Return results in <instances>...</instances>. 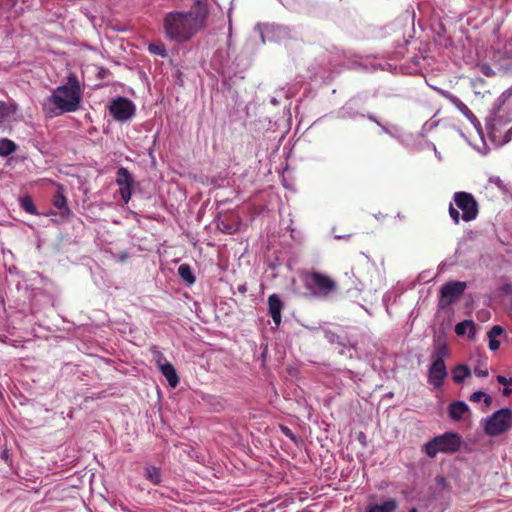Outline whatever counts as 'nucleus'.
Instances as JSON below:
<instances>
[{
  "label": "nucleus",
  "instance_id": "1",
  "mask_svg": "<svg viewBox=\"0 0 512 512\" xmlns=\"http://www.w3.org/2000/svg\"><path fill=\"white\" fill-rule=\"evenodd\" d=\"M207 18V4L199 0L188 11H170L163 18L165 36L175 43L188 42L205 28Z\"/></svg>",
  "mask_w": 512,
  "mask_h": 512
},
{
  "label": "nucleus",
  "instance_id": "2",
  "mask_svg": "<svg viewBox=\"0 0 512 512\" xmlns=\"http://www.w3.org/2000/svg\"><path fill=\"white\" fill-rule=\"evenodd\" d=\"M82 101V88L75 74L67 77V82L52 91L42 104L43 112L49 117L75 112Z\"/></svg>",
  "mask_w": 512,
  "mask_h": 512
},
{
  "label": "nucleus",
  "instance_id": "3",
  "mask_svg": "<svg viewBox=\"0 0 512 512\" xmlns=\"http://www.w3.org/2000/svg\"><path fill=\"white\" fill-rule=\"evenodd\" d=\"M453 201L456 207L450 203L448 212L455 225H458L460 220L471 222L478 217L479 204L471 193L455 192Z\"/></svg>",
  "mask_w": 512,
  "mask_h": 512
},
{
  "label": "nucleus",
  "instance_id": "4",
  "mask_svg": "<svg viewBox=\"0 0 512 512\" xmlns=\"http://www.w3.org/2000/svg\"><path fill=\"white\" fill-rule=\"evenodd\" d=\"M301 280L314 297L326 298L337 289V283L330 276L316 270L303 272Z\"/></svg>",
  "mask_w": 512,
  "mask_h": 512
},
{
  "label": "nucleus",
  "instance_id": "5",
  "mask_svg": "<svg viewBox=\"0 0 512 512\" xmlns=\"http://www.w3.org/2000/svg\"><path fill=\"white\" fill-rule=\"evenodd\" d=\"M461 444L462 438L458 433L445 432L428 441L423 446V451L430 458H434L438 453L452 454L459 451Z\"/></svg>",
  "mask_w": 512,
  "mask_h": 512
},
{
  "label": "nucleus",
  "instance_id": "6",
  "mask_svg": "<svg viewBox=\"0 0 512 512\" xmlns=\"http://www.w3.org/2000/svg\"><path fill=\"white\" fill-rule=\"evenodd\" d=\"M512 428V410L501 408L488 416L483 423V430L489 437H497Z\"/></svg>",
  "mask_w": 512,
  "mask_h": 512
},
{
  "label": "nucleus",
  "instance_id": "7",
  "mask_svg": "<svg viewBox=\"0 0 512 512\" xmlns=\"http://www.w3.org/2000/svg\"><path fill=\"white\" fill-rule=\"evenodd\" d=\"M111 116L119 122H125L135 114L134 103L125 97H117L109 106Z\"/></svg>",
  "mask_w": 512,
  "mask_h": 512
},
{
  "label": "nucleus",
  "instance_id": "8",
  "mask_svg": "<svg viewBox=\"0 0 512 512\" xmlns=\"http://www.w3.org/2000/svg\"><path fill=\"white\" fill-rule=\"evenodd\" d=\"M466 282H448L441 287L439 305L446 307L454 303L465 291Z\"/></svg>",
  "mask_w": 512,
  "mask_h": 512
},
{
  "label": "nucleus",
  "instance_id": "9",
  "mask_svg": "<svg viewBox=\"0 0 512 512\" xmlns=\"http://www.w3.org/2000/svg\"><path fill=\"white\" fill-rule=\"evenodd\" d=\"M447 377L444 359H435L428 369V381L435 388H441Z\"/></svg>",
  "mask_w": 512,
  "mask_h": 512
},
{
  "label": "nucleus",
  "instance_id": "10",
  "mask_svg": "<svg viewBox=\"0 0 512 512\" xmlns=\"http://www.w3.org/2000/svg\"><path fill=\"white\" fill-rule=\"evenodd\" d=\"M133 182L134 180L127 168L121 167L118 169L116 183L119 186L121 198L125 203H128L131 199Z\"/></svg>",
  "mask_w": 512,
  "mask_h": 512
},
{
  "label": "nucleus",
  "instance_id": "11",
  "mask_svg": "<svg viewBox=\"0 0 512 512\" xmlns=\"http://www.w3.org/2000/svg\"><path fill=\"white\" fill-rule=\"evenodd\" d=\"M156 363L161 373L165 376L169 385L173 388L179 384V377L174 366L168 362L161 352L156 353Z\"/></svg>",
  "mask_w": 512,
  "mask_h": 512
},
{
  "label": "nucleus",
  "instance_id": "12",
  "mask_svg": "<svg viewBox=\"0 0 512 512\" xmlns=\"http://www.w3.org/2000/svg\"><path fill=\"white\" fill-rule=\"evenodd\" d=\"M283 308L284 304L277 294H272L268 297L269 314L277 327L281 323V312Z\"/></svg>",
  "mask_w": 512,
  "mask_h": 512
},
{
  "label": "nucleus",
  "instance_id": "13",
  "mask_svg": "<svg viewBox=\"0 0 512 512\" xmlns=\"http://www.w3.org/2000/svg\"><path fill=\"white\" fill-rule=\"evenodd\" d=\"M469 413L470 408L464 401H454L448 406V415L453 421H460Z\"/></svg>",
  "mask_w": 512,
  "mask_h": 512
},
{
  "label": "nucleus",
  "instance_id": "14",
  "mask_svg": "<svg viewBox=\"0 0 512 512\" xmlns=\"http://www.w3.org/2000/svg\"><path fill=\"white\" fill-rule=\"evenodd\" d=\"M52 202L53 205L60 210L62 217H68L71 214V210L67 206V199L62 191V187H58L53 196Z\"/></svg>",
  "mask_w": 512,
  "mask_h": 512
},
{
  "label": "nucleus",
  "instance_id": "15",
  "mask_svg": "<svg viewBox=\"0 0 512 512\" xmlns=\"http://www.w3.org/2000/svg\"><path fill=\"white\" fill-rule=\"evenodd\" d=\"M398 507V502L394 498H390L382 504L370 505L366 512H394Z\"/></svg>",
  "mask_w": 512,
  "mask_h": 512
},
{
  "label": "nucleus",
  "instance_id": "16",
  "mask_svg": "<svg viewBox=\"0 0 512 512\" xmlns=\"http://www.w3.org/2000/svg\"><path fill=\"white\" fill-rule=\"evenodd\" d=\"M449 355V348L445 340L438 338L434 341V350L432 352V360L444 359Z\"/></svg>",
  "mask_w": 512,
  "mask_h": 512
},
{
  "label": "nucleus",
  "instance_id": "17",
  "mask_svg": "<svg viewBox=\"0 0 512 512\" xmlns=\"http://www.w3.org/2000/svg\"><path fill=\"white\" fill-rule=\"evenodd\" d=\"M471 375V370L467 365H457L452 371V378L455 383H462Z\"/></svg>",
  "mask_w": 512,
  "mask_h": 512
},
{
  "label": "nucleus",
  "instance_id": "18",
  "mask_svg": "<svg viewBox=\"0 0 512 512\" xmlns=\"http://www.w3.org/2000/svg\"><path fill=\"white\" fill-rule=\"evenodd\" d=\"M467 330H469L470 337H473L475 335V325L472 320H464L462 322H459L455 326V332L458 336L465 335Z\"/></svg>",
  "mask_w": 512,
  "mask_h": 512
},
{
  "label": "nucleus",
  "instance_id": "19",
  "mask_svg": "<svg viewBox=\"0 0 512 512\" xmlns=\"http://www.w3.org/2000/svg\"><path fill=\"white\" fill-rule=\"evenodd\" d=\"M145 478L152 484L158 485L161 483V470L156 466L145 467Z\"/></svg>",
  "mask_w": 512,
  "mask_h": 512
},
{
  "label": "nucleus",
  "instance_id": "20",
  "mask_svg": "<svg viewBox=\"0 0 512 512\" xmlns=\"http://www.w3.org/2000/svg\"><path fill=\"white\" fill-rule=\"evenodd\" d=\"M178 274L189 285L195 282V276L188 264H181L178 268Z\"/></svg>",
  "mask_w": 512,
  "mask_h": 512
},
{
  "label": "nucleus",
  "instance_id": "21",
  "mask_svg": "<svg viewBox=\"0 0 512 512\" xmlns=\"http://www.w3.org/2000/svg\"><path fill=\"white\" fill-rule=\"evenodd\" d=\"M16 144L7 138L0 139V156H8L16 151Z\"/></svg>",
  "mask_w": 512,
  "mask_h": 512
},
{
  "label": "nucleus",
  "instance_id": "22",
  "mask_svg": "<svg viewBox=\"0 0 512 512\" xmlns=\"http://www.w3.org/2000/svg\"><path fill=\"white\" fill-rule=\"evenodd\" d=\"M20 205L27 213L32 214V215L38 214L36 206L30 197H28V196L22 197L20 199Z\"/></svg>",
  "mask_w": 512,
  "mask_h": 512
},
{
  "label": "nucleus",
  "instance_id": "23",
  "mask_svg": "<svg viewBox=\"0 0 512 512\" xmlns=\"http://www.w3.org/2000/svg\"><path fill=\"white\" fill-rule=\"evenodd\" d=\"M148 49L152 54L159 55L161 57L167 56L165 46L161 43L160 44L152 43L149 45Z\"/></svg>",
  "mask_w": 512,
  "mask_h": 512
},
{
  "label": "nucleus",
  "instance_id": "24",
  "mask_svg": "<svg viewBox=\"0 0 512 512\" xmlns=\"http://www.w3.org/2000/svg\"><path fill=\"white\" fill-rule=\"evenodd\" d=\"M479 70H480V72H481L483 75H485V76H487V77H492V76H494V75H495V71H494V70L492 69V67H491L490 65H488V64H481V65L479 66Z\"/></svg>",
  "mask_w": 512,
  "mask_h": 512
},
{
  "label": "nucleus",
  "instance_id": "25",
  "mask_svg": "<svg viewBox=\"0 0 512 512\" xmlns=\"http://www.w3.org/2000/svg\"><path fill=\"white\" fill-rule=\"evenodd\" d=\"M503 333V328L499 325H495L491 328V330L487 333L488 338H496Z\"/></svg>",
  "mask_w": 512,
  "mask_h": 512
},
{
  "label": "nucleus",
  "instance_id": "26",
  "mask_svg": "<svg viewBox=\"0 0 512 512\" xmlns=\"http://www.w3.org/2000/svg\"><path fill=\"white\" fill-rule=\"evenodd\" d=\"M484 396H485V393H484V392H482V391H476V392H474V393H472V394H471V396H470L469 400H470L471 402L478 403V402H480V401L483 399V397H484Z\"/></svg>",
  "mask_w": 512,
  "mask_h": 512
},
{
  "label": "nucleus",
  "instance_id": "27",
  "mask_svg": "<svg viewBox=\"0 0 512 512\" xmlns=\"http://www.w3.org/2000/svg\"><path fill=\"white\" fill-rule=\"evenodd\" d=\"M496 379H497V382H498L499 384H501V385H504V386H506V385H512V378H509V379H508V378H506L505 376L498 375V376L496 377Z\"/></svg>",
  "mask_w": 512,
  "mask_h": 512
},
{
  "label": "nucleus",
  "instance_id": "28",
  "mask_svg": "<svg viewBox=\"0 0 512 512\" xmlns=\"http://www.w3.org/2000/svg\"><path fill=\"white\" fill-rule=\"evenodd\" d=\"M500 290L505 295H512V284L505 283L501 286Z\"/></svg>",
  "mask_w": 512,
  "mask_h": 512
},
{
  "label": "nucleus",
  "instance_id": "29",
  "mask_svg": "<svg viewBox=\"0 0 512 512\" xmlns=\"http://www.w3.org/2000/svg\"><path fill=\"white\" fill-rule=\"evenodd\" d=\"M500 347V342L496 340V338H489V348L492 351L498 350Z\"/></svg>",
  "mask_w": 512,
  "mask_h": 512
},
{
  "label": "nucleus",
  "instance_id": "30",
  "mask_svg": "<svg viewBox=\"0 0 512 512\" xmlns=\"http://www.w3.org/2000/svg\"><path fill=\"white\" fill-rule=\"evenodd\" d=\"M281 430L282 432L288 437L290 438L291 440L293 441H296V437L295 435L292 433L291 429H289L288 427L286 426H281Z\"/></svg>",
  "mask_w": 512,
  "mask_h": 512
},
{
  "label": "nucleus",
  "instance_id": "31",
  "mask_svg": "<svg viewBox=\"0 0 512 512\" xmlns=\"http://www.w3.org/2000/svg\"><path fill=\"white\" fill-rule=\"evenodd\" d=\"M474 373H475L476 376L481 377V378L488 376V370L487 369H481V368H478V367L474 369Z\"/></svg>",
  "mask_w": 512,
  "mask_h": 512
},
{
  "label": "nucleus",
  "instance_id": "32",
  "mask_svg": "<svg viewBox=\"0 0 512 512\" xmlns=\"http://www.w3.org/2000/svg\"><path fill=\"white\" fill-rule=\"evenodd\" d=\"M483 402L485 404L486 407H490L493 403V399L490 395L486 394L485 393V396L483 397Z\"/></svg>",
  "mask_w": 512,
  "mask_h": 512
},
{
  "label": "nucleus",
  "instance_id": "33",
  "mask_svg": "<svg viewBox=\"0 0 512 512\" xmlns=\"http://www.w3.org/2000/svg\"><path fill=\"white\" fill-rule=\"evenodd\" d=\"M221 224H222V226H223V229H222V230H223L225 233L232 234V233L235 231V229H234L232 226H230V225H226L223 221L221 222Z\"/></svg>",
  "mask_w": 512,
  "mask_h": 512
},
{
  "label": "nucleus",
  "instance_id": "34",
  "mask_svg": "<svg viewBox=\"0 0 512 512\" xmlns=\"http://www.w3.org/2000/svg\"><path fill=\"white\" fill-rule=\"evenodd\" d=\"M511 140H512V127L505 133L503 141L506 143Z\"/></svg>",
  "mask_w": 512,
  "mask_h": 512
},
{
  "label": "nucleus",
  "instance_id": "35",
  "mask_svg": "<svg viewBox=\"0 0 512 512\" xmlns=\"http://www.w3.org/2000/svg\"><path fill=\"white\" fill-rule=\"evenodd\" d=\"M511 393H512V390H511L510 388H508V387H505V388L502 390V394H503V396H505V397H509V396L511 395Z\"/></svg>",
  "mask_w": 512,
  "mask_h": 512
},
{
  "label": "nucleus",
  "instance_id": "36",
  "mask_svg": "<svg viewBox=\"0 0 512 512\" xmlns=\"http://www.w3.org/2000/svg\"><path fill=\"white\" fill-rule=\"evenodd\" d=\"M238 290H239L240 293L245 294L246 291H247V287L244 284L243 285H239L238 286Z\"/></svg>",
  "mask_w": 512,
  "mask_h": 512
},
{
  "label": "nucleus",
  "instance_id": "37",
  "mask_svg": "<svg viewBox=\"0 0 512 512\" xmlns=\"http://www.w3.org/2000/svg\"><path fill=\"white\" fill-rule=\"evenodd\" d=\"M409 512H418L416 508H411Z\"/></svg>",
  "mask_w": 512,
  "mask_h": 512
},
{
  "label": "nucleus",
  "instance_id": "38",
  "mask_svg": "<svg viewBox=\"0 0 512 512\" xmlns=\"http://www.w3.org/2000/svg\"><path fill=\"white\" fill-rule=\"evenodd\" d=\"M369 119H370V120H373V121H376V120H375V118H374V117H372V116H369Z\"/></svg>",
  "mask_w": 512,
  "mask_h": 512
}]
</instances>
